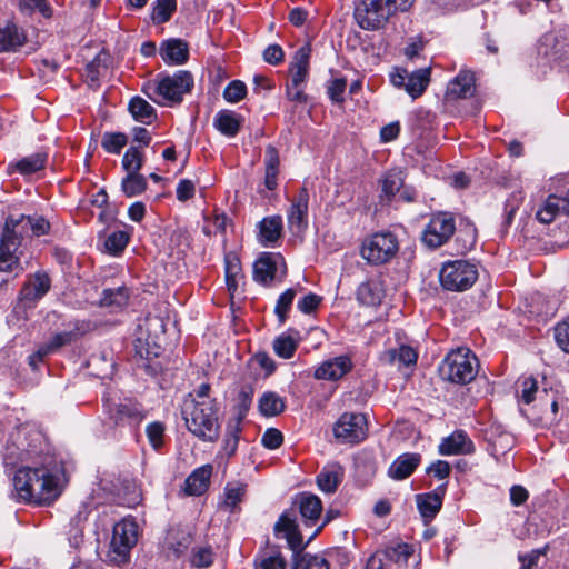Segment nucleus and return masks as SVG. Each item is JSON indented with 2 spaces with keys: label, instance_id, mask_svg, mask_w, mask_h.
Here are the masks:
<instances>
[{
  "label": "nucleus",
  "instance_id": "48",
  "mask_svg": "<svg viewBox=\"0 0 569 569\" xmlns=\"http://www.w3.org/2000/svg\"><path fill=\"white\" fill-rule=\"evenodd\" d=\"M291 569H329V562L319 555L298 552L292 555Z\"/></svg>",
  "mask_w": 569,
  "mask_h": 569
},
{
  "label": "nucleus",
  "instance_id": "21",
  "mask_svg": "<svg viewBox=\"0 0 569 569\" xmlns=\"http://www.w3.org/2000/svg\"><path fill=\"white\" fill-rule=\"evenodd\" d=\"M353 369V361L349 355H340L325 360L313 373L318 380L338 381Z\"/></svg>",
  "mask_w": 569,
  "mask_h": 569
},
{
  "label": "nucleus",
  "instance_id": "24",
  "mask_svg": "<svg viewBox=\"0 0 569 569\" xmlns=\"http://www.w3.org/2000/svg\"><path fill=\"white\" fill-rule=\"evenodd\" d=\"M163 62L168 66H181L189 60V43L180 38L164 40L159 50Z\"/></svg>",
  "mask_w": 569,
  "mask_h": 569
},
{
  "label": "nucleus",
  "instance_id": "44",
  "mask_svg": "<svg viewBox=\"0 0 569 569\" xmlns=\"http://www.w3.org/2000/svg\"><path fill=\"white\" fill-rule=\"evenodd\" d=\"M121 191L127 198L142 194L148 188L147 178L138 172H127L121 179Z\"/></svg>",
  "mask_w": 569,
  "mask_h": 569
},
{
  "label": "nucleus",
  "instance_id": "54",
  "mask_svg": "<svg viewBox=\"0 0 569 569\" xmlns=\"http://www.w3.org/2000/svg\"><path fill=\"white\" fill-rule=\"evenodd\" d=\"M144 164V152L137 146L129 147L121 160L122 169L126 172H138Z\"/></svg>",
  "mask_w": 569,
  "mask_h": 569
},
{
  "label": "nucleus",
  "instance_id": "49",
  "mask_svg": "<svg viewBox=\"0 0 569 569\" xmlns=\"http://www.w3.org/2000/svg\"><path fill=\"white\" fill-rule=\"evenodd\" d=\"M296 296L297 290L295 288H288L278 297L273 312L279 325H284L288 320Z\"/></svg>",
  "mask_w": 569,
  "mask_h": 569
},
{
  "label": "nucleus",
  "instance_id": "61",
  "mask_svg": "<svg viewBox=\"0 0 569 569\" xmlns=\"http://www.w3.org/2000/svg\"><path fill=\"white\" fill-rule=\"evenodd\" d=\"M247 96V86L241 80H232L223 89L222 97L229 103H237Z\"/></svg>",
  "mask_w": 569,
  "mask_h": 569
},
{
  "label": "nucleus",
  "instance_id": "32",
  "mask_svg": "<svg viewBox=\"0 0 569 569\" xmlns=\"http://www.w3.org/2000/svg\"><path fill=\"white\" fill-rule=\"evenodd\" d=\"M213 467L210 463L196 468L184 480L187 496H202L210 486Z\"/></svg>",
  "mask_w": 569,
  "mask_h": 569
},
{
  "label": "nucleus",
  "instance_id": "33",
  "mask_svg": "<svg viewBox=\"0 0 569 569\" xmlns=\"http://www.w3.org/2000/svg\"><path fill=\"white\" fill-rule=\"evenodd\" d=\"M345 469L338 462L326 465L316 477L318 488L325 493H335L342 482Z\"/></svg>",
  "mask_w": 569,
  "mask_h": 569
},
{
  "label": "nucleus",
  "instance_id": "47",
  "mask_svg": "<svg viewBox=\"0 0 569 569\" xmlns=\"http://www.w3.org/2000/svg\"><path fill=\"white\" fill-rule=\"evenodd\" d=\"M130 298L129 288L120 286L118 288H106L100 297V305L103 307H123Z\"/></svg>",
  "mask_w": 569,
  "mask_h": 569
},
{
  "label": "nucleus",
  "instance_id": "52",
  "mask_svg": "<svg viewBox=\"0 0 569 569\" xmlns=\"http://www.w3.org/2000/svg\"><path fill=\"white\" fill-rule=\"evenodd\" d=\"M177 10V0H156L151 8V20L154 24L168 22Z\"/></svg>",
  "mask_w": 569,
  "mask_h": 569
},
{
  "label": "nucleus",
  "instance_id": "62",
  "mask_svg": "<svg viewBox=\"0 0 569 569\" xmlns=\"http://www.w3.org/2000/svg\"><path fill=\"white\" fill-rule=\"evenodd\" d=\"M558 393L557 389L553 388H541L538 391L536 401L533 402V409L537 410L538 417L547 410L548 406H551L552 398Z\"/></svg>",
  "mask_w": 569,
  "mask_h": 569
},
{
  "label": "nucleus",
  "instance_id": "22",
  "mask_svg": "<svg viewBox=\"0 0 569 569\" xmlns=\"http://www.w3.org/2000/svg\"><path fill=\"white\" fill-rule=\"evenodd\" d=\"M279 262H281L286 269L284 259L280 253L262 252L253 264L254 281L263 286H269L276 278ZM283 273H286V270Z\"/></svg>",
  "mask_w": 569,
  "mask_h": 569
},
{
  "label": "nucleus",
  "instance_id": "40",
  "mask_svg": "<svg viewBox=\"0 0 569 569\" xmlns=\"http://www.w3.org/2000/svg\"><path fill=\"white\" fill-rule=\"evenodd\" d=\"M287 408L286 398L276 391H264L258 399V410L262 417L272 418L284 412Z\"/></svg>",
  "mask_w": 569,
  "mask_h": 569
},
{
  "label": "nucleus",
  "instance_id": "34",
  "mask_svg": "<svg viewBox=\"0 0 569 569\" xmlns=\"http://www.w3.org/2000/svg\"><path fill=\"white\" fill-rule=\"evenodd\" d=\"M112 62L113 57L103 48L84 66L87 81L91 88L100 87V78L112 66Z\"/></svg>",
  "mask_w": 569,
  "mask_h": 569
},
{
  "label": "nucleus",
  "instance_id": "1",
  "mask_svg": "<svg viewBox=\"0 0 569 569\" xmlns=\"http://www.w3.org/2000/svg\"><path fill=\"white\" fill-rule=\"evenodd\" d=\"M62 471L41 465L20 467L12 480L16 500L36 506L52 505L62 492L59 483Z\"/></svg>",
  "mask_w": 569,
  "mask_h": 569
},
{
  "label": "nucleus",
  "instance_id": "4",
  "mask_svg": "<svg viewBox=\"0 0 569 569\" xmlns=\"http://www.w3.org/2000/svg\"><path fill=\"white\" fill-rule=\"evenodd\" d=\"M14 442L21 460L48 466L51 469H63L47 435L39 428L29 425L22 426L17 432Z\"/></svg>",
  "mask_w": 569,
  "mask_h": 569
},
{
  "label": "nucleus",
  "instance_id": "38",
  "mask_svg": "<svg viewBox=\"0 0 569 569\" xmlns=\"http://www.w3.org/2000/svg\"><path fill=\"white\" fill-rule=\"evenodd\" d=\"M48 157L47 151L39 150L30 156L21 158L14 163H10L9 167L21 176H30L46 168Z\"/></svg>",
  "mask_w": 569,
  "mask_h": 569
},
{
  "label": "nucleus",
  "instance_id": "37",
  "mask_svg": "<svg viewBox=\"0 0 569 569\" xmlns=\"http://www.w3.org/2000/svg\"><path fill=\"white\" fill-rule=\"evenodd\" d=\"M300 342V332L289 328L274 338L272 342L274 353L282 359H290L295 356Z\"/></svg>",
  "mask_w": 569,
  "mask_h": 569
},
{
  "label": "nucleus",
  "instance_id": "12",
  "mask_svg": "<svg viewBox=\"0 0 569 569\" xmlns=\"http://www.w3.org/2000/svg\"><path fill=\"white\" fill-rule=\"evenodd\" d=\"M456 218L449 211H436L430 214L429 222L421 232L420 240L429 249H438L446 244L456 233Z\"/></svg>",
  "mask_w": 569,
  "mask_h": 569
},
{
  "label": "nucleus",
  "instance_id": "30",
  "mask_svg": "<svg viewBox=\"0 0 569 569\" xmlns=\"http://www.w3.org/2000/svg\"><path fill=\"white\" fill-rule=\"evenodd\" d=\"M244 117L233 110L221 109L213 118V128L222 136L234 138L241 130Z\"/></svg>",
  "mask_w": 569,
  "mask_h": 569
},
{
  "label": "nucleus",
  "instance_id": "56",
  "mask_svg": "<svg viewBox=\"0 0 569 569\" xmlns=\"http://www.w3.org/2000/svg\"><path fill=\"white\" fill-rule=\"evenodd\" d=\"M146 436L153 450H161L164 446L166 425L158 420L148 423L146 427Z\"/></svg>",
  "mask_w": 569,
  "mask_h": 569
},
{
  "label": "nucleus",
  "instance_id": "16",
  "mask_svg": "<svg viewBox=\"0 0 569 569\" xmlns=\"http://www.w3.org/2000/svg\"><path fill=\"white\" fill-rule=\"evenodd\" d=\"M448 482L437 486L432 491L417 493L415 501L423 525L428 526L442 508Z\"/></svg>",
  "mask_w": 569,
  "mask_h": 569
},
{
  "label": "nucleus",
  "instance_id": "31",
  "mask_svg": "<svg viewBox=\"0 0 569 569\" xmlns=\"http://www.w3.org/2000/svg\"><path fill=\"white\" fill-rule=\"evenodd\" d=\"M297 503L303 523L306 526L316 525L323 510L321 499L315 493L303 491L298 495Z\"/></svg>",
  "mask_w": 569,
  "mask_h": 569
},
{
  "label": "nucleus",
  "instance_id": "5",
  "mask_svg": "<svg viewBox=\"0 0 569 569\" xmlns=\"http://www.w3.org/2000/svg\"><path fill=\"white\" fill-rule=\"evenodd\" d=\"M415 0H360L353 10V18L359 28L378 31L386 27L397 12H407Z\"/></svg>",
  "mask_w": 569,
  "mask_h": 569
},
{
  "label": "nucleus",
  "instance_id": "11",
  "mask_svg": "<svg viewBox=\"0 0 569 569\" xmlns=\"http://www.w3.org/2000/svg\"><path fill=\"white\" fill-rule=\"evenodd\" d=\"M478 276L475 263L463 259L449 260L441 266L439 281L445 290L462 292L475 284Z\"/></svg>",
  "mask_w": 569,
  "mask_h": 569
},
{
  "label": "nucleus",
  "instance_id": "3",
  "mask_svg": "<svg viewBox=\"0 0 569 569\" xmlns=\"http://www.w3.org/2000/svg\"><path fill=\"white\" fill-rule=\"evenodd\" d=\"M182 418L189 432L202 441L214 442L220 436L217 400L186 399Z\"/></svg>",
  "mask_w": 569,
  "mask_h": 569
},
{
  "label": "nucleus",
  "instance_id": "23",
  "mask_svg": "<svg viewBox=\"0 0 569 569\" xmlns=\"http://www.w3.org/2000/svg\"><path fill=\"white\" fill-rule=\"evenodd\" d=\"M475 450L473 441L461 429L445 437L439 445V453L442 456L471 455Z\"/></svg>",
  "mask_w": 569,
  "mask_h": 569
},
{
  "label": "nucleus",
  "instance_id": "25",
  "mask_svg": "<svg viewBox=\"0 0 569 569\" xmlns=\"http://www.w3.org/2000/svg\"><path fill=\"white\" fill-rule=\"evenodd\" d=\"M28 41L27 32L14 21L8 20L0 27V53L17 52Z\"/></svg>",
  "mask_w": 569,
  "mask_h": 569
},
{
  "label": "nucleus",
  "instance_id": "27",
  "mask_svg": "<svg viewBox=\"0 0 569 569\" xmlns=\"http://www.w3.org/2000/svg\"><path fill=\"white\" fill-rule=\"evenodd\" d=\"M405 176L401 170L392 169L383 173L379 179V204L390 206L397 193L403 188Z\"/></svg>",
  "mask_w": 569,
  "mask_h": 569
},
{
  "label": "nucleus",
  "instance_id": "26",
  "mask_svg": "<svg viewBox=\"0 0 569 569\" xmlns=\"http://www.w3.org/2000/svg\"><path fill=\"white\" fill-rule=\"evenodd\" d=\"M311 51L312 48L310 42H306L295 52L292 61L289 66V72L291 73L290 84H293V87H300L307 81L309 76Z\"/></svg>",
  "mask_w": 569,
  "mask_h": 569
},
{
  "label": "nucleus",
  "instance_id": "8",
  "mask_svg": "<svg viewBox=\"0 0 569 569\" xmlns=\"http://www.w3.org/2000/svg\"><path fill=\"white\" fill-rule=\"evenodd\" d=\"M398 251V237L391 231L383 230L365 237L359 253L369 266L379 267L389 263Z\"/></svg>",
  "mask_w": 569,
  "mask_h": 569
},
{
  "label": "nucleus",
  "instance_id": "13",
  "mask_svg": "<svg viewBox=\"0 0 569 569\" xmlns=\"http://www.w3.org/2000/svg\"><path fill=\"white\" fill-rule=\"evenodd\" d=\"M103 409L114 427H139L147 418L144 406L132 397H126L117 403L107 400Z\"/></svg>",
  "mask_w": 569,
  "mask_h": 569
},
{
  "label": "nucleus",
  "instance_id": "28",
  "mask_svg": "<svg viewBox=\"0 0 569 569\" xmlns=\"http://www.w3.org/2000/svg\"><path fill=\"white\" fill-rule=\"evenodd\" d=\"M421 455L418 452H405L398 456L388 468V476L397 481L409 478L420 466Z\"/></svg>",
  "mask_w": 569,
  "mask_h": 569
},
{
  "label": "nucleus",
  "instance_id": "45",
  "mask_svg": "<svg viewBox=\"0 0 569 569\" xmlns=\"http://www.w3.org/2000/svg\"><path fill=\"white\" fill-rule=\"evenodd\" d=\"M17 7L26 17H32L34 12H39L44 19L53 17V8L48 0H18Z\"/></svg>",
  "mask_w": 569,
  "mask_h": 569
},
{
  "label": "nucleus",
  "instance_id": "36",
  "mask_svg": "<svg viewBox=\"0 0 569 569\" xmlns=\"http://www.w3.org/2000/svg\"><path fill=\"white\" fill-rule=\"evenodd\" d=\"M455 246L458 254H466L471 251L477 243V228L468 219H462L456 229Z\"/></svg>",
  "mask_w": 569,
  "mask_h": 569
},
{
  "label": "nucleus",
  "instance_id": "39",
  "mask_svg": "<svg viewBox=\"0 0 569 569\" xmlns=\"http://www.w3.org/2000/svg\"><path fill=\"white\" fill-rule=\"evenodd\" d=\"M253 395L254 389L251 385H246L240 388L232 406L234 417L229 422L237 426H242V422L247 418L248 412L252 406Z\"/></svg>",
  "mask_w": 569,
  "mask_h": 569
},
{
  "label": "nucleus",
  "instance_id": "58",
  "mask_svg": "<svg viewBox=\"0 0 569 569\" xmlns=\"http://www.w3.org/2000/svg\"><path fill=\"white\" fill-rule=\"evenodd\" d=\"M242 426L228 422L226 427V437L223 439V450L227 457H232L238 449Z\"/></svg>",
  "mask_w": 569,
  "mask_h": 569
},
{
  "label": "nucleus",
  "instance_id": "19",
  "mask_svg": "<svg viewBox=\"0 0 569 569\" xmlns=\"http://www.w3.org/2000/svg\"><path fill=\"white\" fill-rule=\"evenodd\" d=\"M50 289V276L43 270H38L32 274L31 279L22 284L19 291V299L31 306L41 300Z\"/></svg>",
  "mask_w": 569,
  "mask_h": 569
},
{
  "label": "nucleus",
  "instance_id": "17",
  "mask_svg": "<svg viewBox=\"0 0 569 569\" xmlns=\"http://www.w3.org/2000/svg\"><path fill=\"white\" fill-rule=\"evenodd\" d=\"M62 326L66 329L54 333L48 341L54 351L70 346L92 330L91 321L84 319H70L67 322L63 321Z\"/></svg>",
  "mask_w": 569,
  "mask_h": 569
},
{
  "label": "nucleus",
  "instance_id": "41",
  "mask_svg": "<svg viewBox=\"0 0 569 569\" xmlns=\"http://www.w3.org/2000/svg\"><path fill=\"white\" fill-rule=\"evenodd\" d=\"M280 158L279 151L274 146H267L264 153V187L273 191L278 187Z\"/></svg>",
  "mask_w": 569,
  "mask_h": 569
},
{
  "label": "nucleus",
  "instance_id": "10",
  "mask_svg": "<svg viewBox=\"0 0 569 569\" xmlns=\"http://www.w3.org/2000/svg\"><path fill=\"white\" fill-rule=\"evenodd\" d=\"M138 541V523L134 518H123L114 523L107 552V561L123 565L130 561V551Z\"/></svg>",
  "mask_w": 569,
  "mask_h": 569
},
{
  "label": "nucleus",
  "instance_id": "14",
  "mask_svg": "<svg viewBox=\"0 0 569 569\" xmlns=\"http://www.w3.org/2000/svg\"><path fill=\"white\" fill-rule=\"evenodd\" d=\"M333 435L341 443H360L367 438L366 416L358 412L342 413L333 426Z\"/></svg>",
  "mask_w": 569,
  "mask_h": 569
},
{
  "label": "nucleus",
  "instance_id": "15",
  "mask_svg": "<svg viewBox=\"0 0 569 569\" xmlns=\"http://www.w3.org/2000/svg\"><path fill=\"white\" fill-rule=\"evenodd\" d=\"M273 533L276 537H282L287 540L289 549L292 555L302 552L310 543L309 539L303 542V537L299 530L298 522L295 517L290 516L288 511H283L273 526Z\"/></svg>",
  "mask_w": 569,
  "mask_h": 569
},
{
  "label": "nucleus",
  "instance_id": "63",
  "mask_svg": "<svg viewBox=\"0 0 569 569\" xmlns=\"http://www.w3.org/2000/svg\"><path fill=\"white\" fill-rule=\"evenodd\" d=\"M540 390L537 379L533 377L525 378L521 382V400L527 405L533 403Z\"/></svg>",
  "mask_w": 569,
  "mask_h": 569
},
{
  "label": "nucleus",
  "instance_id": "50",
  "mask_svg": "<svg viewBox=\"0 0 569 569\" xmlns=\"http://www.w3.org/2000/svg\"><path fill=\"white\" fill-rule=\"evenodd\" d=\"M130 241V234L124 230H117L104 239V249L112 257L122 254Z\"/></svg>",
  "mask_w": 569,
  "mask_h": 569
},
{
  "label": "nucleus",
  "instance_id": "55",
  "mask_svg": "<svg viewBox=\"0 0 569 569\" xmlns=\"http://www.w3.org/2000/svg\"><path fill=\"white\" fill-rule=\"evenodd\" d=\"M128 143V136L124 132L107 131L101 139L102 149L110 154H120Z\"/></svg>",
  "mask_w": 569,
  "mask_h": 569
},
{
  "label": "nucleus",
  "instance_id": "57",
  "mask_svg": "<svg viewBox=\"0 0 569 569\" xmlns=\"http://www.w3.org/2000/svg\"><path fill=\"white\" fill-rule=\"evenodd\" d=\"M559 198L549 196L543 204L537 210L536 218L539 222L548 224L552 222L559 213Z\"/></svg>",
  "mask_w": 569,
  "mask_h": 569
},
{
  "label": "nucleus",
  "instance_id": "29",
  "mask_svg": "<svg viewBox=\"0 0 569 569\" xmlns=\"http://www.w3.org/2000/svg\"><path fill=\"white\" fill-rule=\"evenodd\" d=\"M257 227L258 242L263 247H273L282 236V217L280 214L264 217Z\"/></svg>",
  "mask_w": 569,
  "mask_h": 569
},
{
  "label": "nucleus",
  "instance_id": "18",
  "mask_svg": "<svg viewBox=\"0 0 569 569\" xmlns=\"http://www.w3.org/2000/svg\"><path fill=\"white\" fill-rule=\"evenodd\" d=\"M309 190L301 187L288 209L287 221L290 230L298 232L308 228Z\"/></svg>",
  "mask_w": 569,
  "mask_h": 569
},
{
  "label": "nucleus",
  "instance_id": "42",
  "mask_svg": "<svg viewBox=\"0 0 569 569\" xmlns=\"http://www.w3.org/2000/svg\"><path fill=\"white\" fill-rule=\"evenodd\" d=\"M128 111L131 117L143 124H151L157 120V110L140 96H134L129 100Z\"/></svg>",
  "mask_w": 569,
  "mask_h": 569
},
{
  "label": "nucleus",
  "instance_id": "6",
  "mask_svg": "<svg viewBox=\"0 0 569 569\" xmlns=\"http://www.w3.org/2000/svg\"><path fill=\"white\" fill-rule=\"evenodd\" d=\"M480 362L476 353L469 348L450 350L438 367L442 380L466 386L478 375Z\"/></svg>",
  "mask_w": 569,
  "mask_h": 569
},
{
  "label": "nucleus",
  "instance_id": "60",
  "mask_svg": "<svg viewBox=\"0 0 569 569\" xmlns=\"http://www.w3.org/2000/svg\"><path fill=\"white\" fill-rule=\"evenodd\" d=\"M486 435L493 445L500 442L503 448L511 447V435L498 422H491L486 430Z\"/></svg>",
  "mask_w": 569,
  "mask_h": 569
},
{
  "label": "nucleus",
  "instance_id": "53",
  "mask_svg": "<svg viewBox=\"0 0 569 569\" xmlns=\"http://www.w3.org/2000/svg\"><path fill=\"white\" fill-rule=\"evenodd\" d=\"M192 535L182 529L172 530L170 532V542L168 549L176 558H180L190 547Z\"/></svg>",
  "mask_w": 569,
  "mask_h": 569
},
{
  "label": "nucleus",
  "instance_id": "59",
  "mask_svg": "<svg viewBox=\"0 0 569 569\" xmlns=\"http://www.w3.org/2000/svg\"><path fill=\"white\" fill-rule=\"evenodd\" d=\"M326 88L328 98L332 103L340 106L345 103V92L347 89V79L345 77L328 80Z\"/></svg>",
  "mask_w": 569,
  "mask_h": 569
},
{
  "label": "nucleus",
  "instance_id": "20",
  "mask_svg": "<svg viewBox=\"0 0 569 569\" xmlns=\"http://www.w3.org/2000/svg\"><path fill=\"white\" fill-rule=\"evenodd\" d=\"M476 92V76L475 72L468 69H461L455 78H452L446 88V101H456L459 99H467Z\"/></svg>",
  "mask_w": 569,
  "mask_h": 569
},
{
  "label": "nucleus",
  "instance_id": "46",
  "mask_svg": "<svg viewBox=\"0 0 569 569\" xmlns=\"http://www.w3.org/2000/svg\"><path fill=\"white\" fill-rule=\"evenodd\" d=\"M214 560L216 553L211 545L193 547L191 549L189 563L192 568L208 569L214 563Z\"/></svg>",
  "mask_w": 569,
  "mask_h": 569
},
{
  "label": "nucleus",
  "instance_id": "7",
  "mask_svg": "<svg viewBox=\"0 0 569 569\" xmlns=\"http://www.w3.org/2000/svg\"><path fill=\"white\" fill-rule=\"evenodd\" d=\"M153 93L161 99L148 94L159 106H176L183 101V96L191 92L194 79L190 71L178 70L173 74L159 73Z\"/></svg>",
  "mask_w": 569,
  "mask_h": 569
},
{
  "label": "nucleus",
  "instance_id": "51",
  "mask_svg": "<svg viewBox=\"0 0 569 569\" xmlns=\"http://www.w3.org/2000/svg\"><path fill=\"white\" fill-rule=\"evenodd\" d=\"M357 301L366 307H376L381 303V296L377 286L371 281L361 282L356 290Z\"/></svg>",
  "mask_w": 569,
  "mask_h": 569
},
{
  "label": "nucleus",
  "instance_id": "64",
  "mask_svg": "<svg viewBox=\"0 0 569 569\" xmlns=\"http://www.w3.org/2000/svg\"><path fill=\"white\" fill-rule=\"evenodd\" d=\"M555 339L559 348L569 353V316L556 326Z\"/></svg>",
  "mask_w": 569,
  "mask_h": 569
},
{
  "label": "nucleus",
  "instance_id": "2",
  "mask_svg": "<svg viewBox=\"0 0 569 569\" xmlns=\"http://www.w3.org/2000/svg\"><path fill=\"white\" fill-rule=\"evenodd\" d=\"M31 230L32 237L47 236L51 231V223L41 214H9L0 232V271L12 272L19 268L22 271L20 257L17 254L22 244L23 231Z\"/></svg>",
  "mask_w": 569,
  "mask_h": 569
},
{
  "label": "nucleus",
  "instance_id": "9",
  "mask_svg": "<svg viewBox=\"0 0 569 569\" xmlns=\"http://www.w3.org/2000/svg\"><path fill=\"white\" fill-rule=\"evenodd\" d=\"M133 359L138 368L151 378L161 376L168 366V357L161 345L151 335L137 337L133 341Z\"/></svg>",
  "mask_w": 569,
  "mask_h": 569
},
{
  "label": "nucleus",
  "instance_id": "43",
  "mask_svg": "<svg viewBox=\"0 0 569 569\" xmlns=\"http://www.w3.org/2000/svg\"><path fill=\"white\" fill-rule=\"evenodd\" d=\"M430 82V69H418L408 74L405 90L412 98L417 99L423 94Z\"/></svg>",
  "mask_w": 569,
  "mask_h": 569
},
{
  "label": "nucleus",
  "instance_id": "35",
  "mask_svg": "<svg viewBox=\"0 0 569 569\" xmlns=\"http://www.w3.org/2000/svg\"><path fill=\"white\" fill-rule=\"evenodd\" d=\"M418 350L409 345H400L398 349L391 348L385 350L380 355V361L385 365L393 366L396 362L399 366L412 367L416 366L418 361Z\"/></svg>",
  "mask_w": 569,
  "mask_h": 569
}]
</instances>
